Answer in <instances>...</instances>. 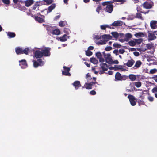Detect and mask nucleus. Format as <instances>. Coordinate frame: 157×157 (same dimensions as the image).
<instances>
[{
    "mask_svg": "<svg viewBox=\"0 0 157 157\" xmlns=\"http://www.w3.org/2000/svg\"><path fill=\"white\" fill-rule=\"evenodd\" d=\"M129 45L131 46H134L136 45V42L133 41H130L128 42Z\"/></svg>",
    "mask_w": 157,
    "mask_h": 157,
    "instance_id": "nucleus-42",
    "label": "nucleus"
},
{
    "mask_svg": "<svg viewBox=\"0 0 157 157\" xmlns=\"http://www.w3.org/2000/svg\"><path fill=\"white\" fill-rule=\"evenodd\" d=\"M19 65L21 66V68L24 69L28 67V64L26 61L25 59H22L19 61Z\"/></svg>",
    "mask_w": 157,
    "mask_h": 157,
    "instance_id": "nucleus-8",
    "label": "nucleus"
},
{
    "mask_svg": "<svg viewBox=\"0 0 157 157\" xmlns=\"http://www.w3.org/2000/svg\"><path fill=\"white\" fill-rule=\"evenodd\" d=\"M86 79H87L88 82L92 79V78L89 73H88L86 75Z\"/></svg>",
    "mask_w": 157,
    "mask_h": 157,
    "instance_id": "nucleus-35",
    "label": "nucleus"
},
{
    "mask_svg": "<svg viewBox=\"0 0 157 157\" xmlns=\"http://www.w3.org/2000/svg\"><path fill=\"white\" fill-rule=\"evenodd\" d=\"M137 102L138 103V105H139V106H140L141 105H145L144 102V101H143L140 99L138 100H137Z\"/></svg>",
    "mask_w": 157,
    "mask_h": 157,
    "instance_id": "nucleus-36",
    "label": "nucleus"
},
{
    "mask_svg": "<svg viewBox=\"0 0 157 157\" xmlns=\"http://www.w3.org/2000/svg\"><path fill=\"white\" fill-rule=\"evenodd\" d=\"M142 64V63L140 60H138L136 62L133 68L134 69H137V68H138L140 67Z\"/></svg>",
    "mask_w": 157,
    "mask_h": 157,
    "instance_id": "nucleus-17",
    "label": "nucleus"
},
{
    "mask_svg": "<svg viewBox=\"0 0 157 157\" xmlns=\"http://www.w3.org/2000/svg\"><path fill=\"white\" fill-rule=\"evenodd\" d=\"M33 0H27L25 1V5L26 6L29 7L33 3Z\"/></svg>",
    "mask_w": 157,
    "mask_h": 157,
    "instance_id": "nucleus-20",
    "label": "nucleus"
},
{
    "mask_svg": "<svg viewBox=\"0 0 157 157\" xmlns=\"http://www.w3.org/2000/svg\"><path fill=\"white\" fill-rule=\"evenodd\" d=\"M144 93L142 92L140 93V95L139 96V98H141L142 100H143L144 98V96L143 95Z\"/></svg>",
    "mask_w": 157,
    "mask_h": 157,
    "instance_id": "nucleus-61",
    "label": "nucleus"
},
{
    "mask_svg": "<svg viewBox=\"0 0 157 157\" xmlns=\"http://www.w3.org/2000/svg\"><path fill=\"white\" fill-rule=\"evenodd\" d=\"M92 52L87 50L86 52V54L87 56H90L92 55Z\"/></svg>",
    "mask_w": 157,
    "mask_h": 157,
    "instance_id": "nucleus-44",
    "label": "nucleus"
},
{
    "mask_svg": "<svg viewBox=\"0 0 157 157\" xmlns=\"http://www.w3.org/2000/svg\"><path fill=\"white\" fill-rule=\"evenodd\" d=\"M109 28L110 29L114 28L113 27H111L109 25H104L100 26V28L102 30H105L106 28Z\"/></svg>",
    "mask_w": 157,
    "mask_h": 157,
    "instance_id": "nucleus-25",
    "label": "nucleus"
},
{
    "mask_svg": "<svg viewBox=\"0 0 157 157\" xmlns=\"http://www.w3.org/2000/svg\"><path fill=\"white\" fill-rule=\"evenodd\" d=\"M142 5L144 8L146 9H151L153 6V4L150 1L145 2Z\"/></svg>",
    "mask_w": 157,
    "mask_h": 157,
    "instance_id": "nucleus-7",
    "label": "nucleus"
},
{
    "mask_svg": "<svg viewBox=\"0 0 157 157\" xmlns=\"http://www.w3.org/2000/svg\"><path fill=\"white\" fill-rule=\"evenodd\" d=\"M146 47L147 49H151L152 48V46L150 44H147L146 45Z\"/></svg>",
    "mask_w": 157,
    "mask_h": 157,
    "instance_id": "nucleus-56",
    "label": "nucleus"
},
{
    "mask_svg": "<svg viewBox=\"0 0 157 157\" xmlns=\"http://www.w3.org/2000/svg\"><path fill=\"white\" fill-rule=\"evenodd\" d=\"M108 41V40H100V41L97 42H96V44L98 45H99V44H106V42Z\"/></svg>",
    "mask_w": 157,
    "mask_h": 157,
    "instance_id": "nucleus-29",
    "label": "nucleus"
},
{
    "mask_svg": "<svg viewBox=\"0 0 157 157\" xmlns=\"http://www.w3.org/2000/svg\"><path fill=\"white\" fill-rule=\"evenodd\" d=\"M60 33V31L59 29H54L52 34L53 35H59Z\"/></svg>",
    "mask_w": 157,
    "mask_h": 157,
    "instance_id": "nucleus-24",
    "label": "nucleus"
},
{
    "mask_svg": "<svg viewBox=\"0 0 157 157\" xmlns=\"http://www.w3.org/2000/svg\"><path fill=\"white\" fill-rule=\"evenodd\" d=\"M102 37L103 39H107L108 40L111 39L112 37L109 35L105 34L102 36Z\"/></svg>",
    "mask_w": 157,
    "mask_h": 157,
    "instance_id": "nucleus-28",
    "label": "nucleus"
},
{
    "mask_svg": "<svg viewBox=\"0 0 157 157\" xmlns=\"http://www.w3.org/2000/svg\"><path fill=\"white\" fill-rule=\"evenodd\" d=\"M62 74L63 75H67V76H70L71 74L69 72H67V71H62Z\"/></svg>",
    "mask_w": 157,
    "mask_h": 157,
    "instance_id": "nucleus-45",
    "label": "nucleus"
},
{
    "mask_svg": "<svg viewBox=\"0 0 157 157\" xmlns=\"http://www.w3.org/2000/svg\"><path fill=\"white\" fill-rule=\"evenodd\" d=\"M100 66L102 69V70L104 71H106L107 70L108 66L106 63H101L100 64Z\"/></svg>",
    "mask_w": 157,
    "mask_h": 157,
    "instance_id": "nucleus-19",
    "label": "nucleus"
},
{
    "mask_svg": "<svg viewBox=\"0 0 157 157\" xmlns=\"http://www.w3.org/2000/svg\"><path fill=\"white\" fill-rule=\"evenodd\" d=\"M48 5H49L51 4L53 2V0H44Z\"/></svg>",
    "mask_w": 157,
    "mask_h": 157,
    "instance_id": "nucleus-49",
    "label": "nucleus"
},
{
    "mask_svg": "<svg viewBox=\"0 0 157 157\" xmlns=\"http://www.w3.org/2000/svg\"><path fill=\"white\" fill-rule=\"evenodd\" d=\"M90 62L94 64H96L98 63V61L95 58H91L90 59Z\"/></svg>",
    "mask_w": 157,
    "mask_h": 157,
    "instance_id": "nucleus-31",
    "label": "nucleus"
},
{
    "mask_svg": "<svg viewBox=\"0 0 157 157\" xmlns=\"http://www.w3.org/2000/svg\"><path fill=\"white\" fill-rule=\"evenodd\" d=\"M50 50L51 48L49 47H45L44 49H41L43 56L45 57L49 56L51 54Z\"/></svg>",
    "mask_w": 157,
    "mask_h": 157,
    "instance_id": "nucleus-5",
    "label": "nucleus"
},
{
    "mask_svg": "<svg viewBox=\"0 0 157 157\" xmlns=\"http://www.w3.org/2000/svg\"><path fill=\"white\" fill-rule=\"evenodd\" d=\"M137 6L136 10L138 12H140L141 13H144V11H142V9L141 7L138 5H137Z\"/></svg>",
    "mask_w": 157,
    "mask_h": 157,
    "instance_id": "nucleus-41",
    "label": "nucleus"
},
{
    "mask_svg": "<svg viewBox=\"0 0 157 157\" xmlns=\"http://www.w3.org/2000/svg\"><path fill=\"white\" fill-rule=\"evenodd\" d=\"M46 28L47 30L52 34V31L54 29V28L48 25L47 26Z\"/></svg>",
    "mask_w": 157,
    "mask_h": 157,
    "instance_id": "nucleus-30",
    "label": "nucleus"
},
{
    "mask_svg": "<svg viewBox=\"0 0 157 157\" xmlns=\"http://www.w3.org/2000/svg\"><path fill=\"white\" fill-rule=\"evenodd\" d=\"M15 51L17 54H22V49L20 47H17L15 48Z\"/></svg>",
    "mask_w": 157,
    "mask_h": 157,
    "instance_id": "nucleus-22",
    "label": "nucleus"
},
{
    "mask_svg": "<svg viewBox=\"0 0 157 157\" xmlns=\"http://www.w3.org/2000/svg\"><path fill=\"white\" fill-rule=\"evenodd\" d=\"M111 34L115 38H117L119 37V34L117 32H112Z\"/></svg>",
    "mask_w": 157,
    "mask_h": 157,
    "instance_id": "nucleus-33",
    "label": "nucleus"
},
{
    "mask_svg": "<svg viewBox=\"0 0 157 157\" xmlns=\"http://www.w3.org/2000/svg\"><path fill=\"white\" fill-rule=\"evenodd\" d=\"M123 25V22L121 21H115L112 24L110 25V26H120Z\"/></svg>",
    "mask_w": 157,
    "mask_h": 157,
    "instance_id": "nucleus-13",
    "label": "nucleus"
},
{
    "mask_svg": "<svg viewBox=\"0 0 157 157\" xmlns=\"http://www.w3.org/2000/svg\"><path fill=\"white\" fill-rule=\"evenodd\" d=\"M29 50V49L28 48H25L24 50L22 49V54L24 53L26 55L28 54Z\"/></svg>",
    "mask_w": 157,
    "mask_h": 157,
    "instance_id": "nucleus-37",
    "label": "nucleus"
},
{
    "mask_svg": "<svg viewBox=\"0 0 157 157\" xmlns=\"http://www.w3.org/2000/svg\"><path fill=\"white\" fill-rule=\"evenodd\" d=\"M157 21H151L150 22V26L152 29H156L157 26Z\"/></svg>",
    "mask_w": 157,
    "mask_h": 157,
    "instance_id": "nucleus-16",
    "label": "nucleus"
},
{
    "mask_svg": "<svg viewBox=\"0 0 157 157\" xmlns=\"http://www.w3.org/2000/svg\"><path fill=\"white\" fill-rule=\"evenodd\" d=\"M33 66L35 68L39 66L38 63L37 61H36V60H33Z\"/></svg>",
    "mask_w": 157,
    "mask_h": 157,
    "instance_id": "nucleus-40",
    "label": "nucleus"
},
{
    "mask_svg": "<svg viewBox=\"0 0 157 157\" xmlns=\"http://www.w3.org/2000/svg\"><path fill=\"white\" fill-rule=\"evenodd\" d=\"M96 56L99 59L100 62L103 63L104 62V59L102 57L101 53L100 52H98L96 53Z\"/></svg>",
    "mask_w": 157,
    "mask_h": 157,
    "instance_id": "nucleus-12",
    "label": "nucleus"
},
{
    "mask_svg": "<svg viewBox=\"0 0 157 157\" xmlns=\"http://www.w3.org/2000/svg\"><path fill=\"white\" fill-rule=\"evenodd\" d=\"M34 56L36 58H41L43 56L42 51L36 50L34 53Z\"/></svg>",
    "mask_w": 157,
    "mask_h": 157,
    "instance_id": "nucleus-11",
    "label": "nucleus"
},
{
    "mask_svg": "<svg viewBox=\"0 0 157 157\" xmlns=\"http://www.w3.org/2000/svg\"><path fill=\"white\" fill-rule=\"evenodd\" d=\"M59 26L61 27H63L65 26V23L64 21H60L59 23Z\"/></svg>",
    "mask_w": 157,
    "mask_h": 157,
    "instance_id": "nucleus-50",
    "label": "nucleus"
},
{
    "mask_svg": "<svg viewBox=\"0 0 157 157\" xmlns=\"http://www.w3.org/2000/svg\"><path fill=\"white\" fill-rule=\"evenodd\" d=\"M152 91L153 93H155L156 92H157V87H154L152 90Z\"/></svg>",
    "mask_w": 157,
    "mask_h": 157,
    "instance_id": "nucleus-64",
    "label": "nucleus"
},
{
    "mask_svg": "<svg viewBox=\"0 0 157 157\" xmlns=\"http://www.w3.org/2000/svg\"><path fill=\"white\" fill-rule=\"evenodd\" d=\"M134 83V85L137 88L140 87L141 86V83L140 82H135Z\"/></svg>",
    "mask_w": 157,
    "mask_h": 157,
    "instance_id": "nucleus-34",
    "label": "nucleus"
},
{
    "mask_svg": "<svg viewBox=\"0 0 157 157\" xmlns=\"http://www.w3.org/2000/svg\"><path fill=\"white\" fill-rule=\"evenodd\" d=\"M106 62L108 64H112L113 62L112 58L111 57V55L109 53L107 54V56L105 58Z\"/></svg>",
    "mask_w": 157,
    "mask_h": 157,
    "instance_id": "nucleus-10",
    "label": "nucleus"
},
{
    "mask_svg": "<svg viewBox=\"0 0 157 157\" xmlns=\"http://www.w3.org/2000/svg\"><path fill=\"white\" fill-rule=\"evenodd\" d=\"M113 3V1H105L102 3V5L104 6H106V7L104 9L105 11L111 13L113 10V5L111 4Z\"/></svg>",
    "mask_w": 157,
    "mask_h": 157,
    "instance_id": "nucleus-1",
    "label": "nucleus"
},
{
    "mask_svg": "<svg viewBox=\"0 0 157 157\" xmlns=\"http://www.w3.org/2000/svg\"><path fill=\"white\" fill-rule=\"evenodd\" d=\"M59 39L61 41L64 42L67 41V35L64 34L62 36L60 37Z\"/></svg>",
    "mask_w": 157,
    "mask_h": 157,
    "instance_id": "nucleus-27",
    "label": "nucleus"
},
{
    "mask_svg": "<svg viewBox=\"0 0 157 157\" xmlns=\"http://www.w3.org/2000/svg\"><path fill=\"white\" fill-rule=\"evenodd\" d=\"M7 35L9 38H12L16 36L15 33L14 32H8L7 33Z\"/></svg>",
    "mask_w": 157,
    "mask_h": 157,
    "instance_id": "nucleus-21",
    "label": "nucleus"
},
{
    "mask_svg": "<svg viewBox=\"0 0 157 157\" xmlns=\"http://www.w3.org/2000/svg\"><path fill=\"white\" fill-rule=\"evenodd\" d=\"M128 88H130L129 89H127V91L128 92H130L133 91L135 88L134 86V83H131L129 85V87Z\"/></svg>",
    "mask_w": 157,
    "mask_h": 157,
    "instance_id": "nucleus-18",
    "label": "nucleus"
},
{
    "mask_svg": "<svg viewBox=\"0 0 157 157\" xmlns=\"http://www.w3.org/2000/svg\"><path fill=\"white\" fill-rule=\"evenodd\" d=\"M143 35V33H142L139 32L135 34V36L136 37H141Z\"/></svg>",
    "mask_w": 157,
    "mask_h": 157,
    "instance_id": "nucleus-39",
    "label": "nucleus"
},
{
    "mask_svg": "<svg viewBox=\"0 0 157 157\" xmlns=\"http://www.w3.org/2000/svg\"><path fill=\"white\" fill-rule=\"evenodd\" d=\"M113 1L115 2H120L121 4H123L126 2V0H113Z\"/></svg>",
    "mask_w": 157,
    "mask_h": 157,
    "instance_id": "nucleus-43",
    "label": "nucleus"
},
{
    "mask_svg": "<svg viewBox=\"0 0 157 157\" xmlns=\"http://www.w3.org/2000/svg\"><path fill=\"white\" fill-rule=\"evenodd\" d=\"M96 93V91H95L94 90L91 91L90 93V94L92 95H95Z\"/></svg>",
    "mask_w": 157,
    "mask_h": 157,
    "instance_id": "nucleus-62",
    "label": "nucleus"
},
{
    "mask_svg": "<svg viewBox=\"0 0 157 157\" xmlns=\"http://www.w3.org/2000/svg\"><path fill=\"white\" fill-rule=\"evenodd\" d=\"M70 31L69 29L68 28H65L64 29V32L66 33L67 34H69V31Z\"/></svg>",
    "mask_w": 157,
    "mask_h": 157,
    "instance_id": "nucleus-52",
    "label": "nucleus"
},
{
    "mask_svg": "<svg viewBox=\"0 0 157 157\" xmlns=\"http://www.w3.org/2000/svg\"><path fill=\"white\" fill-rule=\"evenodd\" d=\"M157 31H147L148 40L149 41L153 40L157 38Z\"/></svg>",
    "mask_w": 157,
    "mask_h": 157,
    "instance_id": "nucleus-2",
    "label": "nucleus"
},
{
    "mask_svg": "<svg viewBox=\"0 0 157 157\" xmlns=\"http://www.w3.org/2000/svg\"><path fill=\"white\" fill-rule=\"evenodd\" d=\"M143 41V39L141 38L138 39H136V43H137L138 44H140Z\"/></svg>",
    "mask_w": 157,
    "mask_h": 157,
    "instance_id": "nucleus-48",
    "label": "nucleus"
},
{
    "mask_svg": "<svg viewBox=\"0 0 157 157\" xmlns=\"http://www.w3.org/2000/svg\"><path fill=\"white\" fill-rule=\"evenodd\" d=\"M134 63L135 61L132 59L128 60L126 63H124V65L128 67H131L132 66Z\"/></svg>",
    "mask_w": 157,
    "mask_h": 157,
    "instance_id": "nucleus-14",
    "label": "nucleus"
},
{
    "mask_svg": "<svg viewBox=\"0 0 157 157\" xmlns=\"http://www.w3.org/2000/svg\"><path fill=\"white\" fill-rule=\"evenodd\" d=\"M97 84V85L99 84L97 82H92L90 83L86 82L84 85V86L82 87V88H85L87 89H90L92 88V86Z\"/></svg>",
    "mask_w": 157,
    "mask_h": 157,
    "instance_id": "nucleus-4",
    "label": "nucleus"
},
{
    "mask_svg": "<svg viewBox=\"0 0 157 157\" xmlns=\"http://www.w3.org/2000/svg\"><path fill=\"white\" fill-rule=\"evenodd\" d=\"M128 98L129 99L131 105L133 106H135L136 104V101L137 100H136L135 98L132 95H128Z\"/></svg>",
    "mask_w": 157,
    "mask_h": 157,
    "instance_id": "nucleus-6",
    "label": "nucleus"
},
{
    "mask_svg": "<svg viewBox=\"0 0 157 157\" xmlns=\"http://www.w3.org/2000/svg\"><path fill=\"white\" fill-rule=\"evenodd\" d=\"M136 17L142 20H144V18L142 16V14L139 13H137L135 16Z\"/></svg>",
    "mask_w": 157,
    "mask_h": 157,
    "instance_id": "nucleus-32",
    "label": "nucleus"
},
{
    "mask_svg": "<svg viewBox=\"0 0 157 157\" xmlns=\"http://www.w3.org/2000/svg\"><path fill=\"white\" fill-rule=\"evenodd\" d=\"M118 52L120 54H123L125 52V51L124 49H121L119 50Z\"/></svg>",
    "mask_w": 157,
    "mask_h": 157,
    "instance_id": "nucleus-63",
    "label": "nucleus"
},
{
    "mask_svg": "<svg viewBox=\"0 0 157 157\" xmlns=\"http://www.w3.org/2000/svg\"><path fill=\"white\" fill-rule=\"evenodd\" d=\"M128 76L131 81H134L136 79V76L133 74H130Z\"/></svg>",
    "mask_w": 157,
    "mask_h": 157,
    "instance_id": "nucleus-26",
    "label": "nucleus"
},
{
    "mask_svg": "<svg viewBox=\"0 0 157 157\" xmlns=\"http://www.w3.org/2000/svg\"><path fill=\"white\" fill-rule=\"evenodd\" d=\"M113 46L115 48H121V45L117 43H114L113 44Z\"/></svg>",
    "mask_w": 157,
    "mask_h": 157,
    "instance_id": "nucleus-46",
    "label": "nucleus"
},
{
    "mask_svg": "<svg viewBox=\"0 0 157 157\" xmlns=\"http://www.w3.org/2000/svg\"><path fill=\"white\" fill-rule=\"evenodd\" d=\"M72 84L76 90L78 89L79 87L81 86L80 82L79 81H75Z\"/></svg>",
    "mask_w": 157,
    "mask_h": 157,
    "instance_id": "nucleus-15",
    "label": "nucleus"
},
{
    "mask_svg": "<svg viewBox=\"0 0 157 157\" xmlns=\"http://www.w3.org/2000/svg\"><path fill=\"white\" fill-rule=\"evenodd\" d=\"M112 48L111 46H108L105 48V50L106 51H109L111 50Z\"/></svg>",
    "mask_w": 157,
    "mask_h": 157,
    "instance_id": "nucleus-60",
    "label": "nucleus"
},
{
    "mask_svg": "<svg viewBox=\"0 0 157 157\" xmlns=\"http://www.w3.org/2000/svg\"><path fill=\"white\" fill-rule=\"evenodd\" d=\"M63 68L65 71H67L69 72V71L70 70V68L67 67L66 66H64Z\"/></svg>",
    "mask_w": 157,
    "mask_h": 157,
    "instance_id": "nucleus-59",
    "label": "nucleus"
},
{
    "mask_svg": "<svg viewBox=\"0 0 157 157\" xmlns=\"http://www.w3.org/2000/svg\"><path fill=\"white\" fill-rule=\"evenodd\" d=\"M56 7L55 4H52L48 8V10L47 11V13H50Z\"/></svg>",
    "mask_w": 157,
    "mask_h": 157,
    "instance_id": "nucleus-23",
    "label": "nucleus"
},
{
    "mask_svg": "<svg viewBox=\"0 0 157 157\" xmlns=\"http://www.w3.org/2000/svg\"><path fill=\"white\" fill-rule=\"evenodd\" d=\"M2 2L5 4H9L10 1L9 0H2Z\"/></svg>",
    "mask_w": 157,
    "mask_h": 157,
    "instance_id": "nucleus-51",
    "label": "nucleus"
},
{
    "mask_svg": "<svg viewBox=\"0 0 157 157\" xmlns=\"http://www.w3.org/2000/svg\"><path fill=\"white\" fill-rule=\"evenodd\" d=\"M37 62L39 66H42L44 64V62L41 59H39L37 60Z\"/></svg>",
    "mask_w": 157,
    "mask_h": 157,
    "instance_id": "nucleus-38",
    "label": "nucleus"
},
{
    "mask_svg": "<svg viewBox=\"0 0 157 157\" xmlns=\"http://www.w3.org/2000/svg\"><path fill=\"white\" fill-rule=\"evenodd\" d=\"M148 99L150 102H152L154 100V98L152 97L149 96L147 98Z\"/></svg>",
    "mask_w": 157,
    "mask_h": 157,
    "instance_id": "nucleus-58",
    "label": "nucleus"
},
{
    "mask_svg": "<svg viewBox=\"0 0 157 157\" xmlns=\"http://www.w3.org/2000/svg\"><path fill=\"white\" fill-rule=\"evenodd\" d=\"M101 36L100 35H95L94 36V39H101Z\"/></svg>",
    "mask_w": 157,
    "mask_h": 157,
    "instance_id": "nucleus-55",
    "label": "nucleus"
},
{
    "mask_svg": "<svg viewBox=\"0 0 157 157\" xmlns=\"http://www.w3.org/2000/svg\"><path fill=\"white\" fill-rule=\"evenodd\" d=\"M157 71V70L156 69H153L150 70V72L151 74H154Z\"/></svg>",
    "mask_w": 157,
    "mask_h": 157,
    "instance_id": "nucleus-53",
    "label": "nucleus"
},
{
    "mask_svg": "<svg viewBox=\"0 0 157 157\" xmlns=\"http://www.w3.org/2000/svg\"><path fill=\"white\" fill-rule=\"evenodd\" d=\"M39 14L42 17H40L37 16H35L34 18L35 20L40 23L44 22V16L41 15L40 13H39Z\"/></svg>",
    "mask_w": 157,
    "mask_h": 157,
    "instance_id": "nucleus-9",
    "label": "nucleus"
},
{
    "mask_svg": "<svg viewBox=\"0 0 157 157\" xmlns=\"http://www.w3.org/2000/svg\"><path fill=\"white\" fill-rule=\"evenodd\" d=\"M125 36L127 38H130L132 37V36L131 34L130 33H128L126 34Z\"/></svg>",
    "mask_w": 157,
    "mask_h": 157,
    "instance_id": "nucleus-57",
    "label": "nucleus"
},
{
    "mask_svg": "<svg viewBox=\"0 0 157 157\" xmlns=\"http://www.w3.org/2000/svg\"><path fill=\"white\" fill-rule=\"evenodd\" d=\"M102 9L101 6V5H98L96 9V11L98 14L99 13L100 10Z\"/></svg>",
    "mask_w": 157,
    "mask_h": 157,
    "instance_id": "nucleus-47",
    "label": "nucleus"
},
{
    "mask_svg": "<svg viewBox=\"0 0 157 157\" xmlns=\"http://www.w3.org/2000/svg\"><path fill=\"white\" fill-rule=\"evenodd\" d=\"M39 6V5L38 4V3H36L33 6V10H35L36 9L37 7Z\"/></svg>",
    "mask_w": 157,
    "mask_h": 157,
    "instance_id": "nucleus-54",
    "label": "nucleus"
},
{
    "mask_svg": "<svg viewBox=\"0 0 157 157\" xmlns=\"http://www.w3.org/2000/svg\"><path fill=\"white\" fill-rule=\"evenodd\" d=\"M115 78L118 81L125 80L128 78V76L125 75H121L119 72H117L115 75Z\"/></svg>",
    "mask_w": 157,
    "mask_h": 157,
    "instance_id": "nucleus-3",
    "label": "nucleus"
}]
</instances>
